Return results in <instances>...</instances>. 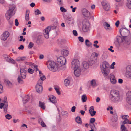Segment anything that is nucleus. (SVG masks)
<instances>
[{"label":"nucleus","mask_w":131,"mask_h":131,"mask_svg":"<svg viewBox=\"0 0 131 131\" xmlns=\"http://www.w3.org/2000/svg\"><path fill=\"white\" fill-rule=\"evenodd\" d=\"M95 119L94 118H91L90 120V122L91 124H92L95 122Z\"/></svg>","instance_id":"obj_48"},{"label":"nucleus","mask_w":131,"mask_h":131,"mask_svg":"<svg viewBox=\"0 0 131 131\" xmlns=\"http://www.w3.org/2000/svg\"><path fill=\"white\" fill-rule=\"evenodd\" d=\"M57 3L60 5H62L63 3L62 0H57Z\"/></svg>","instance_id":"obj_54"},{"label":"nucleus","mask_w":131,"mask_h":131,"mask_svg":"<svg viewBox=\"0 0 131 131\" xmlns=\"http://www.w3.org/2000/svg\"><path fill=\"white\" fill-rule=\"evenodd\" d=\"M25 78H22V77L19 75L18 77L17 78V80L18 83L20 84H22L24 83V81L23 80V79H25Z\"/></svg>","instance_id":"obj_21"},{"label":"nucleus","mask_w":131,"mask_h":131,"mask_svg":"<svg viewBox=\"0 0 131 131\" xmlns=\"http://www.w3.org/2000/svg\"><path fill=\"white\" fill-rule=\"evenodd\" d=\"M78 39L79 41L81 42H83L84 41V39L81 36L78 37Z\"/></svg>","instance_id":"obj_47"},{"label":"nucleus","mask_w":131,"mask_h":131,"mask_svg":"<svg viewBox=\"0 0 131 131\" xmlns=\"http://www.w3.org/2000/svg\"><path fill=\"white\" fill-rule=\"evenodd\" d=\"M103 25L104 27L107 30H108L110 29L109 28L110 27V25L107 22H105L104 23Z\"/></svg>","instance_id":"obj_26"},{"label":"nucleus","mask_w":131,"mask_h":131,"mask_svg":"<svg viewBox=\"0 0 131 131\" xmlns=\"http://www.w3.org/2000/svg\"><path fill=\"white\" fill-rule=\"evenodd\" d=\"M36 90L39 93H41L42 91L43 88L42 85H39L37 84L36 86Z\"/></svg>","instance_id":"obj_17"},{"label":"nucleus","mask_w":131,"mask_h":131,"mask_svg":"<svg viewBox=\"0 0 131 131\" xmlns=\"http://www.w3.org/2000/svg\"><path fill=\"white\" fill-rule=\"evenodd\" d=\"M88 63L89 66H91L95 63V61L90 59L88 60Z\"/></svg>","instance_id":"obj_39"},{"label":"nucleus","mask_w":131,"mask_h":131,"mask_svg":"<svg viewBox=\"0 0 131 131\" xmlns=\"http://www.w3.org/2000/svg\"><path fill=\"white\" fill-rule=\"evenodd\" d=\"M123 37V42L128 45H129L131 43V36L130 34Z\"/></svg>","instance_id":"obj_10"},{"label":"nucleus","mask_w":131,"mask_h":131,"mask_svg":"<svg viewBox=\"0 0 131 131\" xmlns=\"http://www.w3.org/2000/svg\"><path fill=\"white\" fill-rule=\"evenodd\" d=\"M27 73V70H25L24 68H22L20 69V76L22 77V78H26Z\"/></svg>","instance_id":"obj_15"},{"label":"nucleus","mask_w":131,"mask_h":131,"mask_svg":"<svg viewBox=\"0 0 131 131\" xmlns=\"http://www.w3.org/2000/svg\"><path fill=\"white\" fill-rule=\"evenodd\" d=\"M49 100L52 103L54 104L57 102L56 98L53 95H51L49 96Z\"/></svg>","instance_id":"obj_19"},{"label":"nucleus","mask_w":131,"mask_h":131,"mask_svg":"<svg viewBox=\"0 0 131 131\" xmlns=\"http://www.w3.org/2000/svg\"><path fill=\"white\" fill-rule=\"evenodd\" d=\"M41 12L39 9H37L35 11V15H38L40 14Z\"/></svg>","instance_id":"obj_40"},{"label":"nucleus","mask_w":131,"mask_h":131,"mask_svg":"<svg viewBox=\"0 0 131 131\" xmlns=\"http://www.w3.org/2000/svg\"><path fill=\"white\" fill-rule=\"evenodd\" d=\"M110 78L111 83L112 84H115L116 82V81L114 75L112 74H110Z\"/></svg>","instance_id":"obj_18"},{"label":"nucleus","mask_w":131,"mask_h":131,"mask_svg":"<svg viewBox=\"0 0 131 131\" xmlns=\"http://www.w3.org/2000/svg\"><path fill=\"white\" fill-rule=\"evenodd\" d=\"M3 57L4 58V59L6 61L10 63L13 64H15V62L9 56L6 54H4Z\"/></svg>","instance_id":"obj_11"},{"label":"nucleus","mask_w":131,"mask_h":131,"mask_svg":"<svg viewBox=\"0 0 131 131\" xmlns=\"http://www.w3.org/2000/svg\"><path fill=\"white\" fill-rule=\"evenodd\" d=\"M81 11L82 14L83 16L87 18H90L91 16L90 14V13L85 8H83L81 10Z\"/></svg>","instance_id":"obj_12"},{"label":"nucleus","mask_w":131,"mask_h":131,"mask_svg":"<svg viewBox=\"0 0 131 131\" xmlns=\"http://www.w3.org/2000/svg\"><path fill=\"white\" fill-rule=\"evenodd\" d=\"M29 10H27L26 11V15L25 16V19L26 21H28L29 20Z\"/></svg>","instance_id":"obj_27"},{"label":"nucleus","mask_w":131,"mask_h":131,"mask_svg":"<svg viewBox=\"0 0 131 131\" xmlns=\"http://www.w3.org/2000/svg\"><path fill=\"white\" fill-rule=\"evenodd\" d=\"M73 33L74 35L75 36H77L78 35V33L75 30H74L73 31Z\"/></svg>","instance_id":"obj_62"},{"label":"nucleus","mask_w":131,"mask_h":131,"mask_svg":"<svg viewBox=\"0 0 131 131\" xmlns=\"http://www.w3.org/2000/svg\"><path fill=\"white\" fill-rule=\"evenodd\" d=\"M33 46L34 43L31 42H30L28 46V48H31L33 47Z\"/></svg>","instance_id":"obj_46"},{"label":"nucleus","mask_w":131,"mask_h":131,"mask_svg":"<svg viewBox=\"0 0 131 131\" xmlns=\"http://www.w3.org/2000/svg\"><path fill=\"white\" fill-rule=\"evenodd\" d=\"M60 10L62 12H67V10L63 7H60Z\"/></svg>","instance_id":"obj_51"},{"label":"nucleus","mask_w":131,"mask_h":131,"mask_svg":"<svg viewBox=\"0 0 131 131\" xmlns=\"http://www.w3.org/2000/svg\"><path fill=\"white\" fill-rule=\"evenodd\" d=\"M115 65V63L114 62H113L110 66L111 68L112 69H114V66Z\"/></svg>","instance_id":"obj_59"},{"label":"nucleus","mask_w":131,"mask_h":131,"mask_svg":"<svg viewBox=\"0 0 131 131\" xmlns=\"http://www.w3.org/2000/svg\"><path fill=\"white\" fill-rule=\"evenodd\" d=\"M126 128L124 124H122L121 126V131H126Z\"/></svg>","instance_id":"obj_38"},{"label":"nucleus","mask_w":131,"mask_h":131,"mask_svg":"<svg viewBox=\"0 0 131 131\" xmlns=\"http://www.w3.org/2000/svg\"><path fill=\"white\" fill-rule=\"evenodd\" d=\"M109 99L113 102H119L121 100V97L119 91L115 90H111L110 92Z\"/></svg>","instance_id":"obj_1"},{"label":"nucleus","mask_w":131,"mask_h":131,"mask_svg":"<svg viewBox=\"0 0 131 131\" xmlns=\"http://www.w3.org/2000/svg\"><path fill=\"white\" fill-rule=\"evenodd\" d=\"M82 64L84 69H87L89 68V65L88 62L86 61H84L83 62Z\"/></svg>","instance_id":"obj_23"},{"label":"nucleus","mask_w":131,"mask_h":131,"mask_svg":"<svg viewBox=\"0 0 131 131\" xmlns=\"http://www.w3.org/2000/svg\"><path fill=\"white\" fill-rule=\"evenodd\" d=\"M15 25L16 26H18V25L19 22H18V20L17 19H16L15 20Z\"/></svg>","instance_id":"obj_61"},{"label":"nucleus","mask_w":131,"mask_h":131,"mask_svg":"<svg viewBox=\"0 0 131 131\" xmlns=\"http://www.w3.org/2000/svg\"><path fill=\"white\" fill-rule=\"evenodd\" d=\"M3 102L4 104L8 103L7 97L6 96H5L3 101Z\"/></svg>","instance_id":"obj_49"},{"label":"nucleus","mask_w":131,"mask_h":131,"mask_svg":"<svg viewBox=\"0 0 131 131\" xmlns=\"http://www.w3.org/2000/svg\"><path fill=\"white\" fill-rule=\"evenodd\" d=\"M55 29L56 30V33L57 34H58L59 29L58 27L56 26H49L44 30L43 34L44 36L46 38H48L49 37V32L51 29Z\"/></svg>","instance_id":"obj_5"},{"label":"nucleus","mask_w":131,"mask_h":131,"mask_svg":"<svg viewBox=\"0 0 131 131\" xmlns=\"http://www.w3.org/2000/svg\"><path fill=\"white\" fill-rule=\"evenodd\" d=\"M30 99V97L28 95H27L26 96L23 100V101L24 103H26Z\"/></svg>","instance_id":"obj_32"},{"label":"nucleus","mask_w":131,"mask_h":131,"mask_svg":"<svg viewBox=\"0 0 131 131\" xmlns=\"http://www.w3.org/2000/svg\"><path fill=\"white\" fill-rule=\"evenodd\" d=\"M9 9L7 11L6 14V19L8 20H9L11 17L14 15L15 13V7L14 6H9Z\"/></svg>","instance_id":"obj_7"},{"label":"nucleus","mask_w":131,"mask_h":131,"mask_svg":"<svg viewBox=\"0 0 131 131\" xmlns=\"http://www.w3.org/2000/svg\"><path fill=\"white\" fill-rule=\"evenodd\" d=\"M39 106L41 107V108L45 109V105L44 103L41 101L39 102Z\"/></svg>","instance_id":"obj_29"},{"label":"nucleus","mask_w":131,"mask_h":131,"mask_svg":"<svg viewBox=\"0 0 131 131\" xmlns=\"http://www.w3.org/2000/svg\"><path fill=\"white\" fill-rule=\"evenodd\" d=\"M121 117L123 119L125 120L127 118H128L129 117L127 115H124L121 116Z\"/></svg>","instance_id":"obj_43"},{"label":"nucleus","mask_w":131,"mask_h":131,"mask_svg":"<svg viewBox=\"0 0 131 131\" xmlns=\"http://www.w3.org/2000/svg\"><path fill=\"white\" fill-rule=\"evenodd\" d=\"M103 7L105 11H108L110 10V6L109 4L106 1H103L101 2Z\"/></svg>","instance_id":"obj_9"},{"label":"nucleus","mask_w":131,"mask_h":131,"mask_svg":"<svg viewBox=\"0 0 131 131\" xmlns=\"http://www.w3.org/2000/svg\"><path fill=\"white\" fill-rule=\"evenodd\" d=\"M116 41L118 43H121L123 42V37L122 38L119 36H117L116 38Z\"/></svg>","instance_id":"obj_22"},{"label":"nucleus","mask_w":131,"mask_h":131,"mask_svg":"<svg viewBox=\"0 0 131 131\" xmlns=\"http://www.w3.org/2000/svg\"><path fill=\"white\" fill-rule=\"evenodd\" d=\"M92 113H91L90 114V115L91 116H93L95 115L96 113V111H93L92 112Z\"/></svg>","instance_id":"obj_58"},{"label":"nucleus","mask_w":131,"mask_h":131,"mask_svg":"<svg viewBox=\"0 0 131 131\" xmlns=\"http://www.w3.org/2000/svg\"><path fill=\"white\" fill-rule=\"evenodd\" d=\"M94 107L93 106H91L89 110V113L90 114L91 113H92V111H94Z\"/></svg>","instance_id":"obj_45"},{"label":"nucleus","mask_w":131,"mask_h":131,"mask_svg":"<svg viewBox=\"0 0 131 131\" xmlns=\"http://www.w3.org/2000/svg\"><path fill=\"white\" fill-rule=\"evenodd\" d=\"M65 22L68 24H73L74 23V20L72 18L65 19Z\"/></svg>","instance_id":"obj_20"},{"label":"nucleus","mask_w":131,"mask_h":131,"mask_svg":"<svg viewBox=\"0 0 131 131\" xmlns=\"http://www.w3.org/2000/svg\"><path fill=\"white\" fill-rule=\"evenodd\" d=\"M71 67L74 69L75 75L77 77L80 76L81 74V69L79 60L77 59L73 60L71 62Z\"/></svg>","instance_id":"obj_2"},{"label":"nucleus","mask_w":131,"mask_h":131,"mask_svg":"<svg viewBox=\"0 0 131 131\" xmlns=\"http://www.w3.org/2000/svg\"><path fill=\"white\" fill-rule=\"evenodd\" d=\"M42 80L39 79L38 82V83L37 84H38L39 85H42V84L43 83Z\"/></svg>","instance_id":"obj_53"},{"label":"nucleus","mask_w":131,"mask_h":131,"mask_svg":"<svg viewBox=\"0 0 131 131\" xmlns=\"http://www.w3.org/2000/svg\"><path fill=\"white\" fill-rule=\"evenodd\" d=\"M85 44L88 47H92V44L88 39H86V40L85 41Z\"/></svg>","instance_id":"obj_30"},{"label":"nucleus","mask_w":131,"mask_h":131,"mask_svg":"<svg viewBox=\"0 0 131 131\" xmlns=\"http://www.w3.org/2000/svg\"><path fill=\"white\" fill-rule=\"evenodd\" d=\"M127 6L129 8L131 9V0H127Z\"/></svg>","instance_id":"obj_35"},{"label":"nucleus","mask_w":131,"mask_h":131,"mask_svg":"<svg viewBox=\"0 0 131 131\" xmlns=\"http://www.w3.org/2000/svg\"><path fill=\"white\" fill-rule=\"evenodd\" d=\"M126 75L128 78L131 79V66L127 67Z\"/></svg>","instance_id":"obj_14"},{"label":"nucleus","mask_w":131,"mask_h":131,"mask_svg":"<svg viewBox=\"0 0 131 131\" xmlns=\"http://www.w3.org/2000/svg\"><path fill=\"white\" fill-rule=\"evenodd\" d=\"M76 108V107L75 106H74L72 107L71 109V111L73 112H75V111Z\"/></svg>","instance_id":"obj_60"},{"label":"nucleus","mask_w":131,"mask_h":131,"mask_svg":"<svg viewBox=\"0 0 131 131\" xmlns=\"http://www.w3.org/2000/svg\"><path fill=\"white\" fill-rule=\"evenodd\" d=\"M108 57V55L106 53H104L102 56V58L104 59H105L107 58Z\"/></svg>","instance_id":"obj_57"},{"label":"nucleus","mask_w":131,"mask_h":131,"mask_svg":"<svg viewBox=\"0 0 131 131\" xmlns=\"http://www.w3.org/2000/svg\"><path fill=\"white\" fill-rule=\"evenodd\" d=\"M129 120L127 118L125 120H124L123 122V124H128L129 123Z\"/></svg>","instance_id":"obj_52"},{"label":"nucleus","mask_w":131,"mask_h":131,"mask_svg":"<svg viewBox=\"0 0 131 131\" xmlns=\"http://www.w3.org/2000/svg\"><path fill=\"white\" fill-rule=\"evenodd\" d=\"M54 89L57 93L58 95H60L61 94V93L60 91L59 88L58 86H55L54 87Z\"/></svg>","instance_id":"obj_36"},{"label":"nucleus","mask_w":131,"mask_h":131,"mask_svg":"<svg viewBox=\"0 0 131 131\" xmlns=\"http://www.w3.org/2000/svg\"><path fill=\"white\" fill-rule=\"evenodd\" d=\"M47 67L50 71L54 72L58 69L57 65L53 61H49L47 62Z\"/></svg>","instance_id":"obj_6"},{"label":"nucleus","mask_w":131,"mask_h":131,"mask_svg":"<svg viewBox=\"0 0 131 131\" xmlns=\"http://www.w3.org/2000/svg\"><path fill=\"white\" fill-rule=\"evenodd\" d=\"M70 83V81L69 80L67 79H65L64 81V84L66 86H69Z\"/></svg>","instance_id":"obj_34"},{"label":"nucleus","mask_w":131,"mask_h":131,"mask_svg":"<svg viewBox=\"0 0 131 131\" xmlns=\"http://www.w3.org/2000/svg\"><path fill=\"white\" fill-rule=\"evenodd\" d=\"M89 125L90 127L92 129H94V128L96 129L95 125L93 123L91 124H90Z\"/></svg>","instance_id":"obj_42"},{"label":"nucleus","mask_w":131,"mask_h":131,"mask_svg":"<svg viewBox=\"0 0 131 131\" xmlns=\"http://www.w3.org/2000/svg\"><path fill=\"white\" fill-rule=\"evenodd\" d=\"M46 77L45 75H43L41 77H40V79L42 80V81H44L46 79Z\"/></svg>","instance_id":"obj_64"},{"label":"nucleus","mask_w":131,"mask_h":131,"mask_svg":"<svg viewBox=\"0 0 131 131\" xmlns=\"http://www.w3.org/2000/svg\"><path fill=\"white\" fill-rule=\"evenodd\" d=\"M82 101L83 102H85L87 100V97L85 95H83L82 96Z\"/></svg>","instance_id":"obj_37"},{"label":"nucleus","mask_w":131,"mask_h":131,"mask_svg":"<svg viewBox=\"0 0 131 131\" xmlns=\"http://www.w3.org/2000/svg\"><path fill=\"white\" fill-rule=\"evenodd\" d=\"M113 116L112 119V121L113 122H115L117 120V115L116 113H114L113 114Z\"/></svg>","instance_id":"obj_24"},{"label":"nucleus","mask_w":131,"mask_h":131,"mask_svg":"<svg viewBox=\"0 0 131 131\" xmlns=\"http://www.w3.org/2000/svg\"><path fill=\"white\" fill-rule=\"evenodd\" d=\"M91 84L93 86H94L95 85L96 82L94 80H92L91 81Z\"/></svg>","instance_id":"obj_56"},{"label":"nucleus","mask_w":131,"mask_h":131,"mask_svg":"<svg viewBox=\"0 0 131 131\" xmlns=\"http://www.w3.org/2000/svg\"><path fill=\"white\" fill-rule=\"evenodd\" d=\"M3 87L2 85L0 84V93L1 94L3 92Z\"/></svg>","instance_id":"obj_55"},{"label":"nucleus","mask_w":131,"mask_h":131,"mask_svg":"<svg viewBox=\"0 0 131 131\" xmlns=\"http://www.w3.org/2000/svg\"><path fill=\"white\" fill-rule=\"evenodd\" d=\"M109 67L108 63L105 61H103L101 65V71L104 76H106L108 75L110 72Z\"/></svg>","instance_id":"obj_4"},{"label":"nucleus","mask_w":131,"mask_h":131,"mask_svg":"<svg viewBox=\"0 0 131 131\" xmlns=\"http://www.w3.org/2000/svg\"><path fill=\"white\" fill-rule=\"evenodd\" d=\"M6 118L8 120H10L12 118V116L9 114H8L5 116Z\"/></svg>","instance_id":"obj_44"},{"label":"nucleus","mask_w":131,"mask_h":131,"mask_svg":"<svg viewBox=\"0 0 131 131\" xmlns=\"http://www.w3.org/2000/svg\"><path fill=\"white\" fill-rule=\"evenodd\" d=\"M82 29L84 32H86L89 30V26L86 24H84L82 27Z\"/></svg>","instance_id":"obj_25"},{"label":"nucleus","mask_w":131,"mask_h":131,"mask_svg":"<svg viewBox=\"0 0 131 131\" xmlns=\"http://www.w3.org/2000/svg\"><path fill=\"white\" fill-rule=\"evenodd\" d=\"M41 126L43 127H45L46 126V125H45L44 122L43 121H42L41 122Z\"/></svg>","instance_id":"obj_63"},{"label":"nucleus","mask_w":131,"mask_h":131,"mask_svg":"<svg viewBox=\"0 0 131 131\" xmlns=\"http://www.w3.org/2000/svg\"><path fill=\"white\" fill-rule=\"evenodd\" d=\"M61 53L64 56H67L69 54V52L66 50H63L62 51Z\"/></svg>","instance_id":"obj_33"},{"label":"nucleus","mask_w":131,"mask_h":131,"mask_svg":"<svg viewBox=\"0 0 131 131\" xmlns=\"http://www.w3.org/2000/svg\"><path fill=\"white\" fill-rule=\"evenodd\" d=\"M4 81L5 83L7 84L9 86H11L12 85V83L8 79H5Z\"/></svg>","instance_id":"obj_31"},{"label":"nucleus","mask_w":131,"mask_h":131,"mask_svg":"<svg viewBox=\"0 0 131 131\" xmlns=\"http://www.w3.org/2000/svg\"><path fill=\"white\" fill-rule=\"evenodd\" d=\"M25 64L29 66H31V67L33 68V64H34L33 63H32L31 62H25Z\"/></svg>","instance_id":"obj_41"},{"label":"nucleus","mask_w":131,"mask_h":131,"mask_svg":"<svg viewBox=\"0 0 131 131\" xmlns=\"http://www.w3.org/2000/svg\"><path fill=\"white\" fill-rule=\"evenodd\" d=\"M75 121L77 123L80 124H81V120L79 116H78L76 117L75 118Z\"/></svg>","instance_id":"obj_28"},{"label":"nucleus","mask_w":131,"mask_h":131,"mask_svg":"<svg viewBox=\"0 0 131 131\" xmlns=\"http://www.w3.org/2000/svg\"><path fill=\"white\" fill-rule=\"evenodd\" d=\"M10 35L9 33L7 31L4 32L1 36V39L4 41L6 40Z\"/></svg>","instance_id":"obj_13"},{"label":"nucleus","mask_w":131,"mask_h":131,"mask_svg":"<svg viewBox=\"0 0 131 131\" xmlns=\"http://www.w3.org/2000/svg\"><path fill=\"white\" fill-rule=\"evenodd\" d=\"M28 71L29 73L31 74H32L34 72V70L30 68L28 69Z\"/></svg>","instance_id":"obj_50"},{"label":"nucleus","mask_w":131,"mask_h":131,"mask_svg":"<svg viewBox=\"0 0 131 131\" xmlns=\"http://www.w3.org/2000/svg\"><path fill=\"white\" fill-rule=\"evenodd\" d=\"M119 32L121 35L123 37L129 35L130 34V31L126 28H122L119 30Z\"/></svg>","instance_id":"obj_8"},{"label":"nucleus","mask_w":131,"mask_h":131,"mask_svg":"<svg viewBox=\"0 0 131 131\" xmlns=\"http://www.w3.org/2000/svg\"><path fill=\"white\" fill-rule=\"evenodd\" d=\"M126 100L128 103L131 105V91H128L126 94Z\"/></svg>","instance_id":"obj_16"},{"label":"nucleus","mask_w":131,"mask_h":131,"mask_svg":"<svg viewBox=\"0 0 131 131\" xmlns=\"http://www.w3.org/2000/svg\"><path fill=\"white\" fill-rule=\"evenodd\" d=\"M66 62V59L63 56H61L58 58L57 60V64L58 69L62 70L66 68L65 64Z\"/></svg>","instance_id":"obj_3"}]
</instances>
